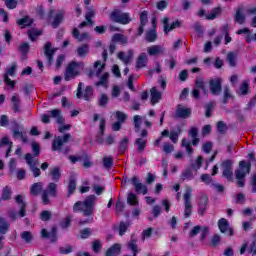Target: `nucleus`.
<instances>
[{
	"instance_id": "obj_61",
	"label": "nucleus",
	"mask_w": 256,
	"mask_h": 256,
	"mask_svg": "<svg viewBox=\"0 0 256 256\" xmlns=\"http://www.w3.org/2000/svg\"><path fill=\"white\" fill-rule=\"evenodd\" d=\"M21 238L26 241V243H29L33 239V235L31 232H23Z\"/></svg>"
},
{
	"instance_id": "obj_38",
	"label": "nucleus",
	"mask_w": 256,
	"mask_h": 256,
	"mask_svg": "<svg viewBox=\"0 0 256 256\" xmlns=\"http://www.w3.org/2000/svg\"><path fill=\"white\" fill-rule=\"evenodd\" d=\"M50 115L51 117H53V119H56L57 123H63V117L61 116V110L58 109H54L52 111H50Z\"/></svg>"
},
{
	"instance_id": "obj_52",
	"label": "nucleus",
	"mask_w": 256,
	"mask_h": 256,
	"mask_svg": "<svg viewBox=\"0 0 256 256\" xmlns=\"http://www.w3.org/2000/svg\"><path fill=\"white\" fill-rule=\"evenodd\" d=\"M50 175L54 181H59V177H61V172L59 171V168H54L50 171Z\"/></svg>"
},
{
	"instance_id": "obj_14",
	"label": "nucleus",
	"mask_w": 256,
	"mask_h": 256,
	"mask_svg": "<svg viewBox=\"0 0 256 256\" xmlns=\"http://www.w3.org/2000/svg\"><path fill=\"white\" fill-rule=\"evenodd\" d=\"M15 71H17V64H12L8 70L7 73L4 76V81L6 83V85H9V87H11L13 89V87H15V81H12L10 77H13V75H15Z\"/></svg>"
},
{
	"instance_id": "obj_23",
	"label": "nucleus",
	"mask_w": 256,
	"mask_h": 256,
	"mask_svg": "<svg viewBox=\"0 0 256 256\" xmlns=\"http://www.w3.org/2000/svg\"><path fill=\"white\" fill-rule=\"evenodd\" d=\"M221 78H214L210 80V91L212 95H219L221 93Z\"/></svg>"
},
{
	"instance_id": "obj_1",
	"label": "nucleus",
	"mask_w": 256,
	"mask_h": 256,
	"mask_svg": "<svg viewBox=\"0 0 256 256\" xmlns=\"http://www.w3.org/2000/svg\"><path fill=\"white\" fill-rule=\"evenodd\" d=\"M95 206V196H89L84 202H76L74 204V211H82L85 217L93 215Z\"/></svg>"
},
{
	"instance_id": "obj_37",
	"label": "nucleus",
	"mask_w": 256,
	"mask_h": 256,
	"mask_svg": "<svg viewBox=\"0 0 256 256\" xmlns=\"http://www.w3.org/2000/svg\"><path fill=\"white\" fill-rule=\"evenodd\" d=\"M200 231L204 233L203 237H205V234L207 231H209V229L207 227L196 226L190 232L191 237H195V235H197Z\"/></svg>"
},
{
	"instance_id": "obj_33",
	"label": "nucleus",
	"mask_w": 256,
	"mask_h": 256,
	"mask_svg": "<svg viewBox=\"0 0 256 256\" xmlns=\"http://www.w3.org/2000/svg\"><path fill=\"white\" fill-rule=\"evenodd\" d=\"M113 43H120V45H127V38L123 34H114L112 37Z\"/></svg>"
},
{
	"instance_id": "obj_56",
	"label": "nucleus",
	"mask_w": 256,
	"mask_h": 256,
	"mask_svg": "<svg viewBox=\"0 0 256 256\" xmlns=\"http://www.w3.org/2000/svg\"><path fill=\"white\" fill-rule=\"evenodd\" d=\"M179 133H181L180 129H178L177 131H172L170 133V139H171L172 143H177V141L179 139Z\"/></svg>"
},
{
	"instance_id": "obj_45",
	"label": "nucleus",
	"mask_w": 256,
	"mask_h": 256,
	"mask_svg": "<svg viewBox=\"0 0 256 256\" xmlns=\"http://www.w3.org/2000/svg\"><path fill=\"white\" fill-rule=\"evenodd\" d=\"M222 37L225 36V43H231V37L229 36V26H223L221 31Z\"/></svg>"
},
{
	"instance_id": "obj_46",
	"label": "nucleus",
	"mask_w": 256,
	"mask_h": 256,
	"mask_svg": "<svg viewBox=\"0 0 256 256\" xmlns=\"http://www.w3.org/2000/svg\"><path fill=\"white\" fill-rule=\"evenodd\" d=\"M9 229V222H7L4 218L0 217V233H7Z\"/></svg>"
},
{
	"instance_id": "obj_50",
	"label": "nucleus",
	"mask_w": 256,
	"mask_h": 256,
	"mask_svg": "<svg viewBox=\"0 0 256 256\" xmlns=\"http://www.w3.org/2000/svg\"><path fill=\"white\" fill-rule=\"evenodd\" d=\"M102 248L103 244H101V241L95 240L94 242H92V249L94 253H99V251H101Z\"/></svg>"
},
{
	"instance_id": "obj_27",
	"label": "nucleus",
	"mask_w": 256,
	"mask_h": 256,
	"mask_svg": "<svg viewBox=\"0 0 256 256\" xmlns=\"http://www.w3.org/2000/svg\"><path fill=\"white\" fill-rule=\"evenodd\" d=\"M133 50H128L127 52L118 53V59L124 63V65H129L131 59H133Z\"/></svg>"
},
{
	"instance_id": "obj_55",
	"label": "nucleus",
	"mask_w": 256,
	"mask_h": 256,
	"mask_svg": "<svg viewBox=\"0 0 256 256\" xmlns=\"http://www.w3.org/2000/svg\"><path fill=\"white\" fill-rule=\"evenodd\" d=\"M121 95V88L119 86H113L112 92H111V97L113 99H117Z\"/></svg>"
},
{
	"instance_id": "obj_32",
	"label": "nucleus",
	"mask_w": 256,
	"mask_h": 256,
	"mask_svg": "<svg viewBox=\"0 0 256 256\" xmlns=\"http://www.w3.org/2000/svg\"><path fill=\"white\" fill-rule=\"evenodd\" d=\"M73 37H75V39H77L78 41H87L90 39L89 34L87 33H83L82 35H79V30H77V28L73 29L72 32Z\"/></svg>"
},
{
	"instance_id": "obj_24",
	"label": "nucleus",
	"mask_w": 256,
	"mask_h": 256,
	"mask_svg": "<svg viewBox=\"0 0 256 256\" xmlns=\"http://www.w3.org/2000/svg\"><path fill=\"white\" fill-rule=\"evenodd\" d=\"M155 27H157V20L155 18H153L152 19V28L146 34V39L149 41V43H153L154 41H157V30L155 29Z\"/></svg>"
},
{
	"instance_id": "obj_15",
	"label": "nucleus",
	"mask_w": 256,
	"mask_h": 256,
	"mask_svg": "<svg viewBox=\"0 0 256 256\" xmlns=\"http://www.w3.org/2000/svg\"><path fill=\"white\" fill-rule=\"evenodd\" d=\"M222 169L223 177H225L228 181H233V167L230 160H227L222 164Z\"/></svg>"
},
{
	"instance_id": "obj_8",
	"label": "nucleus",
	"mask_w": 256,
	"mask_h": 256,
	"mask_svg": "<svg viewBox=\"0 0 256 256\" xmlns=\"http://www.w3.org/2000/svg\"><path fill=\"white\" fill-rule=\"evenodd\" d=\"M65 16V12L62 10H51L48 15V23L52 25V27H59V24L63 22V17Z\"/></svg>"
},
{
	"instance_id": "obj_48",
	"label": "nucleus",
	"mask_w": 256,
	"mask_h": 256,
	"mask_svg": "<svg viewBox=\"0 0 256 256\" xmlns=\"http://www.w3.org/2000/svg\"><path fill=\"white\" fill-rule=\"evenodd\" d=\"M2 199L3 201H7V199H11V188L4 187L2 190Z\"/></svg>"
},
{
	"instance_id": "obj_42",
	"label": "nucleus",
	"mask_w": 256,
	"mask_h": 256,
	"mask_svg": "<svg viewBox=\"0 0 256 256\" xmlns=\"http://www.w3.org/2000/svg\"><path fill=\"white\" fill-rule=\"evenodd\" d=\"M28 35H29V39L31 41H35V39H37L39 36L43 35V32H41V30L31 29L28 32Z\"/></svg>"
},
{
	"instance_id": "obj_30",
	"label": "nucleus",
	"mask_w": 256,
	"mask_h": 256,
	"mask_svg": "<svg viewBox=\"0 0 256 256\" xmlns=\"http://www.w3.org/2000/svg\"><path fill=\"white\" fill-rule=\"evenodd\" d=\"M0 147L2 149L6 147V157H9V154L11 153V147H13V142L9 141V138L5 136L0 140Z\"/></svg>"
},
{
	"instance_id": "obj_25",
	"label": "nucleus",
	"mask_w": 256,
	"mask_h": 256,
	"mask_svg": "<svg viewBox=\"0 0 256 256\" xmlns=\"http://www.w3.org/2000/svg\"><path fill=\"white\" fill-rule=\"evenodd\" d=\"M148 61L149 56L147 53H141L136 59V69H144V67H147Z\"/></svg>"
},
{
	"instance_id": "obj_40",
	"label": "nucleus",
	"mask_w": 256,
	"mask_h": 256,
	"mask_svg": "<svg viewBox=\"0 0 256 256\" xmlns=\"http://www.w3.org/2000/svg\"><path fill=\"white\" fill-rule=\"evenodd\" d=\"M127 204L128 205H139V200H137V195H135L133 192L128 193Z\"/></svg>"
},
{
	"instance_id": "obj_17",
	"label": "nucleus",
	"mask_w": 256,
	"mask_h": 256,
	"mask_svg": "<svg viewBox=\"0 0 256 256\" xmlns=\"http://www.w3.org/2000/svg\"><path fill=\"white\" fill-rule=\"evenodd\" d=\"M162 23L164 25V33L167 35V33H171L173 29H177V27H181V22L174 21L169 24V18L165 17L162 19Z\"/></svg>"
},
{
	"instance_id": "obj_29",
	"label": "nucleus",
	"mask_w": 256,
	"mask_h": 256,
	"mask_svg": "<svg viewBox=\"0 0 256 256\" xmlns=\"http://www.w3.org/2000/svg\"><path fill=\"white\" fill-rule=\"evenodd\" d=\"M93 17H95V9H93V8H88V9H87V12H86V15H85L86 22H82V23L79 25L80 29H81L82 27L87 26V25H93V20H91V19H93Z\"/></svg>"
},
{
	"instance_id": "obj_35",
	"label": "nucleus",
	"mask_w": 256,
	"mask_h": 256,
	"mask_svg": "<svg viewBox=\"0 0 256 256\" xmlns=\"http://www.w3.org/2000/svg\"><path fill=\"white\" fill-rule=\"evenodd\" d=\"M198 130L197 128H192L189 130L188 135L192 139V145H198L199 144V138H197Z\"/></svg>"
},
{
	"instance_id": "obj_6",
	"label": "nucleus",
	"mask_w": 256,
	"mask_h": 256,
	"mask_svg": "<svg viewBox=\"0 0 256 256\" xmlns=\"http://www.w3.org/2000/svg\"><path fill=\"white\" fill-rule=\"evenodd\" d=\"M111 21L114 23H120L121 25H127L131 23V16L129 13L122 12L121 10H114L110 14Z\"/></svg>"
},
{
	"instance_id": "obj_21",
	"label": "nucleus",
	"mask_w": 256,
	"mask_h": 256,
	"mask_svg": "<svg viewBox=\"0 0 256 256\" xmlns=\"http://www.w3.org/2000/svg\"><path fill=\"white\" fill-rule=\"evenodd\" d=\"M184 205H185V210H184V215L185 217H189L191 215V189L187 190V192L184 194Z\"/></svg>"
},
{
	"instance_id": "obj_43",
	"label": "nucleus",
	"mask_w": 256,
	"mask_h": 256,
	"mask_svg": "<svg viewBox=\"0 0 256 256\" xmlns=\"http://www.w3.org/2000/svg\"><path fill=\"white\" fill-rule=\"evenodd\" d=\"M135 145L138 151H143L145 149V145H147V140L145 138L136 139Z\"/></svg>"
},
{
	"instance_id": "obj_39",
	"label": "nucleus",
	"mask_w": 256,
	"mask_h": 256,
	"mask_svg": "<svg viewBox=\"0 0 256 256\" xmlns=\"http://www.w3.org/2000/svg\"><path fill=\"white\" fill-rule=\"evenodd\" d=\"M17 23L20 27H29V25L33 23V19H31L29 16H26L24 18L19 19Z\"/></svg>"
},
{
	"instance_id": "obj_51",
	"label": "nucleus",
	"mask_w": 256,
	"mask_h": 256,
	"mask_svg": "<svg viewBox=\"0 0 256 256\" xmlns=\"http://www.w3.org/2000/svg\"><path fill=\"white\" fill-rule=\"evenodd\" d=\"M248 91H249V82L248 81H244L242 83V85L240 86L239 93H240V95H247Z\"/></svg>"
},
{
	"instance_id": "obj_57",
	"label": "nucleus",
	"mask_w": 256,
	"mask_h": 256,
	"mask_svg": "<svg viewBox=\"0 0 256 256\" xmlns=\"http://www.w3.org/2000/svg\"><path fill=\"white\" fill-rule=\"evenodd\" d=\"M40 219L42 221H49V219H51V212L50 211H42L40 214Z\"/></svg>"
},
{
	"instance_id": "obj_59",
	"label": "nucleus",
	"mask_w": 256,
	"mask_h": 256,
	"mask_svg": "<svg viewBox=\"0 0 256 256\" xmlns=\"http://www.w3.org/2000/svg\"><path fill=\"white\" fill-rule=\"evenodd\" d=\"M92 233H93V231L91 229L86 228L81 231L80 237H81V239H87L88 237L91 236Z\"/></svg>"
},
{
	"instance_id": "obj_7",
	"label": "nucleus",
	"mask_w": 256,
	"mask_h": 256,
	"mask_svg": "<svg viewBox=\"0 0 256 256\" xmlns=\"http://www.w3.org/2000/svg\"><path fill=\"white\" fill-rule=\"evenodd\" d=\"M82 69H83V63L72 62L66 69V73L64 76L65 81H71V79H75V77L79 75Z\"/></svg>"
},
{
	"instance_id": "obj_12",
	"label": "nucleus",
	"mask_w": 256,
	"mask_h": 256,
	"mask_svg": "<svg viewBox=\"0 0 256 256\" xmlns=\"http://www.w3.org/2000/svg\"><path fill=\"white\" fill-rule=\"evenodd\" d=\"M25 159L27 165H29V167L31 168L34 177H39V175H41V170L35 167V165H37V160L35 159V156H33L32 154H26Z\"/></svg>"
},
{
	"instance_id": "obj_41",
	"label": "nucleus",
	"mask_w": 256,
	"mask_h": 256,
	"mask_svg": "<svg viewBox=\"0 0 256 256\" xmlns=\"http://www.w3.org/2000/svg\"><path fill=\"white\" fill-rule=\"evenodd\" d=\"M77 53H78L79 57H85V55L89 54V45L85 44V45L78 47Z\"/></svg>"
},
{
	"instance_id": "obj_36",
	"label": "nucleus",
	"mask_w": 256,
	"mask_h": 256,
	"mask_svg": "<svg viewBox=\"0 0 256 256\" xmlns=\"http://www.w3.org/2000/svg\"><path fill=\"white\" fill-rule=\"evenodd\" d=\"M41 189H43V183H34L30 189V193L32 195H39V193H41Z\"/></svg>"
},
{
	"instance_id": "obj_20",
	"label": "nucleus",
	"mask_w": 256,
	"mask_h": 256,
	"mask_svg": "<svg viewBox=\"0 0 256 256\" xmlns=\"http://www.w3.org/2000/svg\"><path fill=\"white\" fill-rule=\"evenodd\" d=\"M147 53L151 57H158L165 54V47L161 45H152L147 48Z\"/></svg>"
},
{
	"instance_id": "obj_26",
	"label": "nucleus",
	"mask_w": 256,
	"mask_h": 256,
	"mask_svg": "<svg viewBox=\"0 0 256 256\" xmlns=\"http://www.w3.org/2000/svg\"><path fill=\"white\" fill-rule=\"evenodd\" d=\"M191 116V109L179 105L176 109V117H180L181 119H187V117Z\"/></svg>"
},
{
	"instance_id": "obj_31",
	"label": "nucleus",
	"mask_w": 256,
	"mask_h": 256,
	"mask_svg": "<svg viewBox=\"0 0 256 256\" xmlns=\"http://www.w3.org/2000/svg\"><path fill=\"white\" fill-rule=\"evenodd\" d=\"M119 253H121V245L120 244H114L112 247H110L107 250L106 256H118Z\"/></svg>"
},
{
	"instance_id": "obj_28",
	"label": "nucleus",
	"mask_w": 256,
	"mask_h": 256,
	"mask_svg": "<svg viewBox=\"0 0 256 256\" xmlns=\"http://www.w3.org/2000/svg\"><path fill=\"white\" fill-rule=\"evenodd\" d=\"M55 51H57L55 48L51 46V43H46L44 46V53L48 59V64H53V55H55Z\"/></svg>"
},
{
	"instance_id": "obj_34",
	"label": "nucleus",
	"mask_w": 256,
	"mask_h": 256,
	"mask_svg": "<svg viewBox=\"0 0 256 256\" xmlns=\"http://www.w3.org/2000/svg\"><path fill=\"white\" fill-rule=\"evenodd\" d=\"M145 25H147V12H142L140 14V27H139V35H142L143 33V27H145Z\"/></svg>"
},
{
	"instance_id": "obj_58",
	"label": "nucleus",
	"mask_w": 256,
	"mask_h": 256,
	"mask_svg": "<svg viewBox=\"0 0 256 256\" xmlns=\"http://www.w3.org/2000/svg\"><path fill=\"white\" fill-rule=\"evenodd\" d=\"M182 147H185L188 155H191L193 153V149H191V143H189L185 139L182 140Z\"/></svg>"
},
{
	"instance_id": "obj_47",
	"label": "nucleus",
	"mask_w": 256,
	"mask_h": 256,
	"mask_svg": "<svg viewBox=\"0 0 256 256\" xmlns=\"http://www.w3.org/2000/svg\"><path fill=\"white\" fill-rule=\"evenodd\" d=\"M235 19L237 23H239L240 25H243V23H245V15H243V12L241 9L237 10Z\"/></svg>"
},
{
	"instance_id": "obj_13",
	"label": "nucleus",
	"mask_w": 256,
	"mask_h": 256,
	"mask_svg": "<svg viewBox=\"0 0 256 256\" xmlns=\"http://www.w3.org/2000/svg\"><path fill=\"white\" fill-rule=\"evenodd\" d=\"M81 89H83V83H79L78 89H77V99H85V101H89L91 97H93V88L91 86L86 87L84 93H81Z\"/></svg>"
},
{
	"instance_id": "obj_16",
	"label": "nucleus",
	"mask_w": 256,
	"mask_h": 256,
	"mask_svg": "<svg viewBox=\"0 0 256 256\" xmlns=\"http://www.w3.org/2000/svg\"><path fill=\"white\" fill-rule=\"evenodd\" d=\"M218 227L221 233H225L226 235H234L233 228L230 227L229 222L225 218H221L218 221Z\"/></svg>"
},
{
	"instance_id": "obj_9",
	"label": "nucleus",
	"mask_w": 256,
	"mask_h": 256,
	"mask_svg": "<svg viewBox=\"0 0 256 256\" xmlns=\"http://www.w3.org/2000/svg\"><path fill=\"white\" fill-rule=\"evenodd\" d=\"M55 195H57V185L55 183H50L42 194L44 205H49V197H55Z\"/></svg>"
},
{
	"instance_id": "obj_64",
	"label": "nucleus",
	"mask_w": 256,
	"mask_h": 256,
	"mask_svg": "<svg viewBox=\"0 0 256 256\" xmlns=\"http://www.w3.org/2000/svg\"><path fill=\"white\" fill-rule=\"evenodd\" d=\"M8 9H15L17 7V0H5Z\"/></svg>"
},
{
	"instance_id": "obj_11",
	"label": "nucleus",
	"mask_w": 256,
	"mask_h": 256,
	"mask_svg": "<svg viewBox=\"0 0 256 256\" xmlns=\"http://www.w3.org/2000/svg\"><path fill=\"white\" fill-rule=\"evenodd\" d=\"M207 93V90L205 89V84L203 82V79L197 78L196 79V86L194 90L192 91V96L194 99H199L200 95H205Z\"/></svg>"
},
{
	"instance_id": "obj_53",
	"label": "nucleus",
	"mask_w": 256,
	"mask_h": 256,
	"mask_svg": "<svg viewBox=\"0 0 256 256\" xmlns=\"http://www.w3.org/2000/svg\"><path fill=\"white\" fill-rule=\"evenodd\" d=\"M109 103V96L107 94H101L100 95V100H99V105L101 107H105Z\"/></svg>"
},
{
	"instance_id": "obj_10",
	"label": "nucleus",
	"mask_w": 256,
	"mask_h": 256,
	"mask_svg": "<svg viewBox=\"0 0 256 256\" xmlns=\"http://www.w3.org/2000/svg\"><path fill=\"white\" fill-rule=\"evenodd\" d=\"M15 199H16V202L19 204L20 210H19V213H15V212L10 213L11 219L13 221H15V219L25 217V203H23V196L18 195L16 196Z\"/></svg>"
},
{
	"instance_id": "obj_5",
	"label": "nucleus",
	"mask_w": 256,
	"mask_h": 256,
	"mask_svg": "<svg viewBox=\"0 0 256 256\" xmlns=\"http://www.w3.org/2000/svg\"><path fill=\"white\" fill-rule=\"evenodd\" d=\"M134 125L136 133L141 131L142 137H147V130L145 127H151V123L145 119V117H141L139 115L134 116Z\"/></svg>"
},
{
	"instance_id": "obj_54",
	"label": "nucleus",
	"mask_w": 256,
	"mask_h": 256,
	"mask_svg": "<svg viewBox=\"0 0 256 256\" xmlns=\"http://www.w3.org/2000/svg\"><path fill=\"white\" fill-rule=\"evenodd\" d=\"M203 163V157L199 156L195 163L192 164V169H194V171H198V169H201V164Z\"/></svg>"
},
{
	"instance_id": "obj_4",
	"label": "nucleus",
	"mask_w": 256,
	"mask_h": 256,
	"mask_svg": "<svg viewBox=\"0 0 256 256\" xmlns=\"http://www.w3.org/2000/svg\"><path fill=\"white\" fill-rule=\"evenodd\" d=\"M249 171H251V163L240 161L239 169L235 172L239 187H243V185H245V175L249 174Z\"/></svg>"
},
{
	"instance_id": "obj_62",
	"label": "nucleus",
	"mask_w": 256,
	"mask_h": 256,
	"mask_svg": "<svg viewBox=\"0 0 256 256\" xmlns=\"http://www.w3.org/2000/svg\"><path fill=\"white\" fill-rule=\"evenodd\" d=\"M182 179L183 181L187 180V179H193V172L191 170H185L182 173Z\"/></svg>"
},
{
	"instance_id": "obj_2",
	"label": "nucleus",
	"mask_w": 256,
	"mask_h": 256,
	"mask_svg": "<svg viewBox=\"0 0 256 256\" xmlns=\"http://www.w3.org/2000/svg\"><path fill=\"white\" fill-rule=\"evenodd\" d=\"M103 69H105V63H102L101 61H96L94 63V71L97 77H99V81L96 82V87H104V89H107V87H109V73H103Z\"/></svg>"
},
{
	"instance_id": "obj_60",
	"label": "nucleus",
	"mask_w": 256,
	"mask_h": 256,
	"mask_svg": "<svg viewBox=\"0 0 256 256\" xmlns=\"http://www.w3.org/2000/svg\"><path fill=\"white\" fill-rule=\"evenodd\" d=\"M116 119L120 123H125V119H127V115L123 112H116Z\"/></svg>"
},
{
	"instance_id": "obj_22",
	"label": "nucleus",
	"mask_w": 256,
	"mask_h": 256,
	"mask_svg": "<svg viewBox=\"0 0 256 256\" xmlns=\"http://www.w3.org/2000/svg\"><path fill=\"white\" fill-rule=\"evenodd\" d=\"M199 17H205V19L213 20L217 19L221 15V8H214L209 14L205 13V10H200L198 12Z\"/></svg>"
},
{
	"instance_id": "obj_19",
	"label": "nucleus",
	"mask_w": 256,
	"mask_h": 256,
	"mask_svg": "<svg viewBox=\"0 0 256 256\" xmlns=\"http://www.w3.org/2000/svg\"><path fill=\"white\" fill-rule=\"evenodd\" d=\"M69 139H71V135L69 134L64 135L62 138L57 137L52 143V149L54 151H59L61 147H63L64 143H67Z\"/></svg>"
},
{
	"instance_id": "obj_49",
	"label": "nucleus",
	"mask_w": 256,
	"mask_h": 256,
	"mask_svg": "<svg viewBox=\"0 0 256 256\" xmlns=\"http://www.w3.org/2000/svg\"><path fill=\"white\" fill-rule=\"evenodd\" d=\"M11 106L15 111L19 110V96L17 94L12 96Z\"/></svg>"
},
{
	"instance_id": "obj_63",
	"label": "nucleus",
	"mask_w": 256,
	"mask_h": 256,
	"mask_svg": "<svg viewBox=\"0 0 256 256\" xmlns=\"http://www.w3.org/2000/svg\"><path fill=\"white\" fill-rule=\"evenodd\" d=\"M200 179H201V181H202L203 183H205L206 185H210V183H211V181H212L211 175H209V174H203V175H201Z\"/></svg>"
},
{
	"instance_id": "obj_44",
	"label": "nucleus",
	"mask_w": 256,
	"mask_h": 256,
	"mask_svg": "<svg viewBox=\"0 0 256 256\" xmlns=\"http://www.w3.org/2000/svg\"><path fill=\"white\" fill-rule=\"evenodd\" d=\"M227 61L231 67H235L237 65V56L235 53L231 52L227 55Z\"/></svg>"
},
{
	"instance_id": "obj_18",
	"label": "nucleus",
	"mask_w": 256,
	"mask_h": 256,
	"mask_svg": "<svg viewBox=\"0 0 256 256\" xmlns=\"http://www.w3.org/2000/svg\"><path fill=\"white\" fill-rule=\"evenodd\" d=\"M131 183L135 187L136 193L142 194V195H147V186L145 184H142L141 182H139V178L134 176L131 179Z\"/></svg>"
},
{
	"instance_id": "obj_3",
	"label": "nucleus",
	"mask_w": 256,
	"mask_h": 256,
	"mask_svg": "<svg viewBox=\"0 0 256 256\" xmlns=\"http://www.w3.org/2000/svg\"><path fill=\"white\" fill-rule=\"evenodd\" d=\"M158 83L161 87V90H159L157 87H153L150 90V101L152 105H157V103H159L163 97V91H165V88L167 87V82L163 78H160Z\"/></svg>"
}]
</instances>
